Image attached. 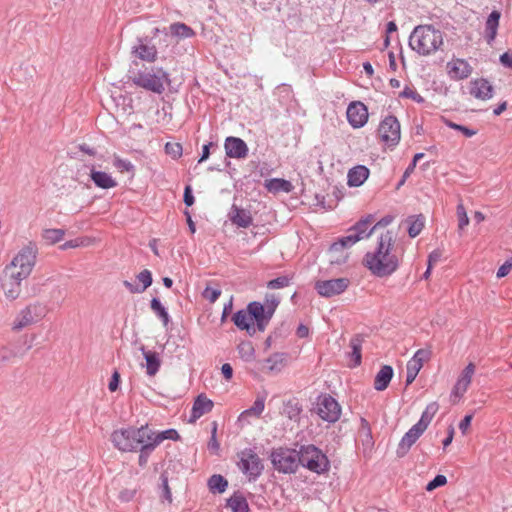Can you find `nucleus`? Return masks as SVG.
<instances>
[{"instance_id":"f257e3e1","label":"nucleus","mask_w":512,"mask_h":512,"mask_svg":"<svg viewBox=\"0 0 512 512\" xmlns=\"http://www.w3.org/2000/svg\"><path fill=\"white\" fill-rule=\"evenodd\" d=\"M394 245V233L387 230L378 237L375 250L365 254L363 264L374 276L388 277L399 268L400 259Z\"/></svg>"},{"instance_id":"f03ea898","label":"nucleus","mask_w":512,"mask_h":512,"mask_svg":"<svg viewBox=\"0 0 512 512\" xmlns=\"http://www.w3.org/2000/svg\"><path fill=\"white\" fill-rule=\"evenodd\" d=\"M130 80L134 85L155 94H162L170 85V75L162 67H143L138 71H130Z\"/></svg>"},{"instance_id":"7ed1b4c3","label":"nucleus","mask_w":512,"mask_h":512,"mask_svg":"<svg viewBox=\"0 0 512 512\" xmlns=\"http://www.w3.org/2000/svg\"><path fill=\"white\" fill-rule=\"evenodd\" d=\"M442 44V32L432 25L416 26L409 37L410 48L422 56L436 52Z\"/></svg>"},{"instance_id":"20e7f679","label":"nucleus","mask_w":512,"mask_h":512,"mask_svg":"<svg viewBox=\"0 0 512 512\" xmlns=\"http://www.w3.org/2000/svg\"><path fill=\"white\" fill-rule=\"evenodd\" d=\"M151 440L148 425L139 428L127 427L113 431L111 442L121 452H135L145 442Z\"/></svg>"},{"instance_id":"39448f33","label":"nucleus","mask_w":512,"mask_h":512,"mask_svg":"<svg viewBox=\"0 0 512 512\" xmlns=\"http://www.w3.org/2000/svg\"><path fill=\"white\" fill-rule=\"evenodd\" d=\"M37 254L38 247L35 242L30 241L23 246L12 259L10 266L7 267V269H18L16 272H11V279L17 280V284H19L28 278L35 266Z\"/></svg>"},{"instance_id":"423d86ee","label":"nucleus","mask_w":512,"mask_h":512,"mask_svg":"<svg viewBox=\"0 0 512 512\" xmlns=\"http://www.w3.org/2000/svg\"><path fill=\"white\" fill-rule=\"evenodd\" d=\"M299 465L311 472L323 474L330 468V461L318 447L314 445H302L298 451Z\"/></svg>"},{"instance_id":"0eeeda50","label":"nucleus","mask_w":512,"mask_h":512,"mask_svg":"<svg viewBox=\"0 0 512 512\" xmlns=\"http://www.w3.org/2000/svg\"><path fill=\"white\" fill-rule=\"evenodd\" d=\"M273 467L280 473H295L299 466V453L295 449L279 447L270 455Z\"/></svg>"},{"instance_id":"6e6552de","label":"nucleus","mask_w":512,"mask_h":512,"mask_svg":"<svg viewBox=\"0 0 512 512\" xmlns=\"http://www.w3.org/2000/svg\"><path fill=\"white\" fill-rule=\"evenodd\" d=\"M237 456L239 470L248 477L249 481H256L264 470V465L258 454L251 448H245Z\"/></svg>"},{"instance_id":"1a4fd4ad","label":"nucleus","mask_w":512,"mask_h":512,"mask_svg":"<svg viewBox=\"0 0 512 512\" xmlns=\"http://www.w3.org/2000/svg\"><path fill=\"white\" fill-rule=\"evenodd\" d=\"M378 134L388 147H395L401 138L400 123L394 115L386 116L379 125Z\"/></svg>"},{"instance_id":"9d476101","label":"nucleus","mask_w":512,"mask_h":512,"mask_svg":"<svg viewBox=\"0 0 512 512\" xmlns=\"http://www.w3.org/2000/svg\"><path fill=\"white\" fill-rule=\"evenodd\" d=\"M317 414L324 421L334 423L340 417L341 407L331 395L323 394L318 397Z\"/></svg>"},{"instance_id":"9b49d317","label":"nucleus","mask_w":512,"mask_h":512,"mask_svg":"<svg viewBox=\"0 0 512 512\" xmlns=\"http://www.w3.org/2000/svg\"><path fill=\"white\" fill-rule=\"evenodd\" d=\"M350 280L342 277L330 280H319L315 283V290L322 297L330 298L343 293L349 286Z\"/></svg>"},{"instance_id":"f8f14e48","label":"nucleus","mask_w":512,"mask_h":512,"mask_svg":"<svg viewBox=\"0 0 512 512\" xmlns=\"http://www.w3.org/2000/svg\"><path fill=\"white\" fill-rule=\"evenodd\" d=\"M249 310L251 321L254 324L256 331L264 332L268 326L272 315L267 314V310L263 303L258 301H252L247 305Z\"/></svg>"},{"instance_id":"ddd939ff","label":"nucleus","mask_w":512,"mask_h":512,"mask_svg":"<svg viewBox=\"0 0 512 512\" xmlns=\"http://www.w3.org/2000/svg\"><path fill=\"white\" fill-rule=\"evenodd\" d=\"M347 120L353 128H361L368 121V109L360 101H354L348 105Z\"/></svg>"},{"instance_id":"4468645a","label":"nucleus","mask_w":512,"mask_h":512,"mask_svg":"<svg viewBox=\"0 0 512 512\" xmlns=\"http://www.w3.org/2000/svg\"><path fill=\"white\" fill-rule=\"evenodd\" d=\"M374 221V215L368 214L359 219L352 227H350L348 232H351L354 236H358L359 241L362 239H367L375 231V227H373Z\"/></svg>"},{"instance_id":"2eb2a0df","label":"nucleus","mask_w":512,"mask_h":512,"mask_svg":"<svg viewBox=\"0 0 512 512\" xmlns=\"http://www.w3.org/2000/svg\"><path fill=\"white\" fill-rule=\"evenodd\" d=\"M226 155L230 158L242 159L247 157L249 149L244 140L238 137H227L225 140Z\"/></svg>"},{"instance_id":"dca6fc26","label":"nucleus","mask_w":512,"mask_h":512,"mask_svg":"<svg viewBox=\"0 0 512 512\" xmlns=\"http://www.w3.org/2000/svg\"><path fill=\"white\" fill-rule=\"evenodd\" d=\"M424 432V430L414 424L400 440L396 450L397 456L400 458L404 457Z\"/></svg>"},{"instance_id":"f3484780","label":"nucleus","mask_w":512,"mask_h":512,"mask_svg":"<svg viewBox=\"0 0 512 512\" xmlns=\"http://www.w3.org/2000/svg\"><path fill=\"white\" fill-rule=\"evenodd\" d=\"M214 403L205 394H199L192 406L189 423H195L202 415L209 413L213 409Z\"/></svg>"},{"instance_id":"a211bd4d","label":"nucleus","mask_w":512,"mask_h":512,"mask_svg":"<svg viewBox=\"0 0 512 512\" xmlns=\"http://www.w3.org/2000/svg\"><path fill=\"white\" fill-rule=\"evenodd\" d=\"M449 75L455 80L468 78L472 73V67L464 59H456L448 62Z\"/></svg>"},{"instance_id":"6ab92c4d","label":"nucleus","mask_w":512,"mask_h":512,"mask_svg":"<svg viewBox=\"0 0 512 512\" xmlns=\"http://www.w3.org/2000/svg\"><path fill=\"white\" fill-rule=\"evenodd\" d=\"M232 321L238 329L245 330L250 336H253L256 333V328L251 321V316L247 307L246 309H241L235 312L232 316Z\"/></svg>"},{"instance_id":"aec40b11","label":"nucleus","mask_w":512,"mask_h":512,"mask_svg":"<svg viewBox=\"0 0 512 512\" xmlns=\"http://www.w3.org/2000/svg\"><path fill=\"white\" fill-rule=\"evenodd\" d=\"M470 94L477 99L488 100L493 96V87L487 79H476L471 83Z\"/></svg>"},{"instance_id":"412c9836","label":"nucleus","mask_w":512,"mask_h":512,"mask_svg":"<svg viewBox=\"0 0 512 512\" xmlns=\"http://www.w3.org/2000/svg\"><path fill=\"white\" fill-rule=\"evenodd\" d=\"M229 219L240 228H248L253 222L250 211L240 208L237 205H232L229 212Z\"/></svg>"},{"instance_id":"4be33fe9","label":"nucleus","mask_w":512,"mask_h":512,"mask_svg":"<svg viewBox=\"0 0 512 512\" xmlns=\"http://www.w3.org/2000/svg\"><path fill=\"white\" fill-rule=\"evenodd\" d=\"M134 53L139 59L147 62H154L157 58V49L154 45H148L145 40L139 38L138 45L132 48Z\"/></svg>"},{"instance_id":"5701e85b","label":"nucleus","mask_w":512,"mask_h":512,"mask_svg":"<svg viewBox=\"0 0 512 512\" xmlns=\"http://www.w3.org/2000/svg\"><path fill=\"white\" fill-rule=\"evenodd\" d=\"M137 280L142 283V286L135 285L128 280L123 281V285L131 293H143L148 287L151 286L153 279L152 273L148 269H144L137 275Z\"/></svg>"},{"instance_id":"b1692460","label":"nucleus","mask_w":512,"mask_h":512,"mask_svg":"<svg viewBox=\"0 0 512 512\" xmlns=\"http://www.w3.org/2000/svg\"><path fill=\"white\" fill-rule=\"evenodd\" d=\"M90 177L95 186L101 189H110L117 186V182L112 176L106 172L95 170L92 166L90 170Z\"/></svg>"},{"instance_id":"393cba45","label":"nucleus","mask_w":512,"mask_h":512,"mask_svg":"<svg viewBox=\"0 0 512 512\" xmlns=\"http://www.w3.org/2000/svg\"><path fill=\"white\" fill-rule=\"evenodd\" d=\"M501 14L497 10H493L485 24V38L488 44H492V42L495 40L497 35V29L499 26V20H500Z\"/></svg>"},{"instance_id":"a878e982","label":"nucleus","mask_w":512,"mask_h":512,"mask_svg":"<svg viewBox=\"0 0 512 512\" xmlns=\"http://www.w3.org/2000/svg\"><path fill=\"white\" fill-rule=\"evenodd\" d=\"M369 176V169L364 165L353 167L348 172V185L350 187L361 186Z\"/></svg>"},{"instance_id":"bb28decb","label":"nucleus","mask_w":512,"mask_h":512,"mask_svg":"<svg viewBox=\"0 0 512 512\" xmlns=\"http://www.w3.org/2000/svg\"><path fill=\"white\" fill-rule=\"evenodd\" d=\"M394 371L390 365H383L374 379V389L383 391L388 386L393 377Z\"/></svg>"},{"instance_id":"cd10ccee","label":"nucleus","mask_w":512,"mask_h":512,"mask_svg":"<svg viewBox=\"0 0 512 512\" xmlns=\"http://www.w3.org/2000/svg\"><path fill=\"white\" fill-rule=\"evenodd\" d=\"M362 343H363V338L360 335H355L354 337L351 338L350 343H349L351 352L348 353V357L351 360V363L349 364L350 367H356L361 364Z\"/></svg>"},{"instance_id":"c85d7f7f","label":"nucleus","mask_w":512,"mask_h":512,"mask_svg":"<svg viewBox=\"0 0 512 512\" xmlns=\"http://www.w3.org/2000/svg\"><path fill=\"white\" fill-rule=\"evenodd\" d=\"M264 187L271 193L285 192L289 193L293 189L290 181L282 178H272L265 180Z\"/></svg>"},{"instance_id":"c756f323","label":"nucleus","mask_w":512,"mask_h":512,"mask_svg":"<svg viewBox=\"0 0 512 512\" xmlns=\"http://www.w3.org/2000/svg\"><path fill=\"white\" fill-rule=\"evenodd\" d=\"M140 351L142 352L146 360V369L149 376H154L161 366V361L158 353L148 351L144 346H141Z\"/></svg>"},{"instance_id":"7c9ffc66","label":"nucleus","mask_w":512,"mask_h":512,"mask_svg":"<svg viewBox=\"0 0 512 512\" xmlns=\"http://www.w3.org/2000/svg\"><path fill=\"white\" fill-rule=\"evenodd\" d=\"M226 506L229 507L232 512H249V505L245 496L236 491L233 495L227 499Z\"/></svg>"},{"instance_id":"2f4dec72","label":"nucleus","mask_w":512,"mask_h":512,"mask_svg":"<svg viewBox=\"0 0 512 512\" xmlns=\"http://www.w3.org/2000/svg\"><path fill=\"white\" fill-rule=\"evenodd\" d=\"M34 321L35 319L32 313V307L27 306L20 311V313L18 314L13 323L12 328L15 331H20L21 329L27 327L28 325H31Z\"/></svg>"},{"instance_id":"473e14b6","label":"nucleus","mask_w":512,"mask_h":512,"mask_svg":"<svg viewBox=\"0 0 512 512\" xmlns=\"http://www.w3.org/2000/svg\"><path fill=\"white\" fill-rule=\"evenodd\" d=\"M439 409V405L437 402H431L429 403L425 410L422 412V415L419 419V421L415 424L418 428L422 430H426L431 423L433 417L437 413Z\"/></svg>"},{"instance_id":"72a5a7b5","label":"nucleus","mask_w":512,"mask_h":512,"mask_svg":"<svg viewBox=\"0 0 512 512\" xmlns=\"http://www.w3.org/2000/svg\"><path fill=\"white\" fill-rule=\"evenodd\" d=\"M149 435H151V442L157 447L161 442L166 439L177 441L180 439L179 433L175 429H167L165 431L155 433L149 428Z\"/></svg>"},{"instance_id":"f704fd0d","label":"nucleus","mask_w":512,"mask_h":512,"mask_svg":"<svg viewBox=\"0 0 512 512\" xmlns=\"http://www.w3.org/2000/svg\"><path fill=\"white\" fill-rule=\"evenodd\" d=\"M284 414L293 421H298L302 412V405L297 399H291L284 403Z\"/></svg>"},{"instance_id":"c9c22d12","label":"nucleus","mask_w":512,"mask_h":512,"mask_svg":"<svg viewBox=\"0 0 512 512\" xmlns=\"http://www.w3.org/2000/svg\"><path fill=\"white\" fill-rule=\"evenodd\" d=\"M208 488L212 493H223L228 487V481L220 474H214L208 479Z\"/></svg>"},{"instance_id":"e433bc0d","label":"nucleus","mask_w":512,"mask_h":512,"mask_svg":"<svg viewBox=\"0 0 512 512\" xmlns=\"http://www.w3.org/2000/svg\"><path fill=\"white\" fill-rule=\"evenodd\" d=\"M359 241L358 236H354L351 232L347 236L339 238L336 242L332 243L330 246V252H338L343 249L349 248L353 246L355 243Z\"/></svg>"},{"instance_id":"4c0bfd02","label":"nucleus","mask_w":512,"mask_h":512,"mask_svg":"<svg viewBox=\"0 0 512 512\" xmlns=\"http://www.w3.org/2000/svg\"><path fill=\"white\" fill-rule=\"evenodd\" d=\"M239 357L245 362H252L255 359V348L251 341H241L237 345Z\"/></svg>"},{"instance_id":"58836bf2","label":"nucleus","mask_w":512,"mask_h":512,"mask_svg":"<svg viewBox=\"0 0 512 512\" xmlns=\"http://www.w3.org/2000/svg\"><path fill=\"white\" fill-rule=\"evenodd\" d=\"M359 438L364 446L372 449V447L374 446V440L369 422L365 418H361Z\"/></svg>"},{"instance_id":"ea45409f","label":"nucleus","mask_w":512,"mask_h":512,"mask_svg":"<svg viewBox=\"0 0 512 512\" xmlns=\"http://www.w3.org/2000/svg\"><path fill=\"white\" fill-rule=\"evenodd\" d=\"M285 354L284 353H274L270 357H268L265 362L267 363V370L269 372H280L285 365Z\"/></svg>"},{"instance_id":"a19ab883","label":"nucleus","mask_w":512,"mask_h":512,"mask_svg":"<svg viewBox=\"0 0 512 512\" xmlns=\"http://www.w3.org/2000/svg\"><path fill=\"white\" fill-rule=\"evenodd\" d=\"M409 224L408 234L411 238L417 237L424 228V217L422 215L410 216L407 219Z\"/></svg>"},{"instance_id":"79ce46f5","label":"nucleus","mask_w":512,"mask_h":512,"mask_svg":"<svg viewBox=\"0 0 512 512\" xmlns=\"http://www.w3.org/2000/svg\"><path fill=\"white\" fill-rule=\"evenodd\" d=\"M150 307L154 313L162 320L163 325L166 327L170 321V316L160 300L158 298H153L151 300Z\"/></svg>"},{"instance_id":"37998d69","label":"nucleus","mask_w":512,"mask_h":512,"mask_svg":"<svg viewBox=\"0 0 512 512\" xmlns=\"http://www.w3.org/2000/svg\"><path fill=\"white\" fill-rule=\"evenodd\" d=\"M156 446L151 442L147 441L143 445H141L138 450L140 452L138 458V464L140 467H145L148 462V458L150 454L155 450Z\"/></svg>"},{"instance_id":"c03bdc74","label":"nucleus","mask_w":512,"mask_h":512,"mask_svg":"<svg viewBox=\"0 0 512 512\" xmlns=\"http://www.w3.org/2000/svg\"><path fill=\"white\" fill-rule=\"evenodd\" d=\"M65 236V230L58 228L45 229L42 232V237L50 244H55L61 241Z\"/></svg>"},{"instance_id":"a18cd8bd","label":"nucleus","mask_w":512,"mask_h":512,"mask_svg":"<svg viewBox=\"0 0 512 512\" xmlns=\"http://www.w3.org/2000/svg\"><path fill=\"white\" fill-rule=\"evenodd\" d=\"M170 32L172 35L181 38H188L194 35V31L191 27L179 22L170 25Z\"/></svg>"},{"instance_id":"49530a36","label":"nucleus","mask_w":512,"mask_h":512,"mask_svg":"<svg viewBox=\"0 0 512 512\" xmlns=\"http://www.w3.org/2000/svg\"><path fill=\"white\" fill-rule=\"evenodd\" d=\"M406 368H407V374H406L405 384H406V386H409L410 384L413 383V381L417 377L422 366H421V364H418V362L409 360Z\"/></svg>"},{"instance_id":"de8ad7c7","label":"nucleus","mask_w":512,"mask_h":512,"mask_svg":"<svg viewBox=\"0 0 512 512\" xmlns=\"http://www.w3.org/2000/svg\"><path fill=\"white\" fill-rule=\"evenodd\" d=\"M292 283V277L288 275H283L280 277H277L275 279H272L267 282V288L274 290V289H282L285 287H288Z\"/></svg>"},{"instance_id":"09e8293b","label":"nucleus","mask_w":512,"mask_h":512,"mask_svg":"<svg viewBox=\"0 0 512 512\" xmlns=\"http://www.w3.org/2000/svg\"><path fill=\"white\" fill-rule=\"evenodd\" d=\"M424 157V153H416L413 157V160L412 162L408 165V167L406 168L403 176H402V179L399 181L398 185H397V188H399L400 186H402L407 177L410 176V174L414 171L415 167H416V164L417 162Z\"/></svg>"},{"instance_id":"8fccbe9b","label":"nucleus","mask_w":512,"mask_h":512,"mask_svg":"<svg viewBox=\"0 0 512 512\" xmlns=\"http://www.w3.org/2000/svg\"><path fill=\"white\" fill-rule=\"evenodd\" d=\"M183 148L180 143L167 142L165 144V153L173 159H178L182 156Z\"/></svg>"},{"instance_id":"3c124183","label":"nucleus","mask_w":512,"mask_h":512,"mask_svg":"<svg viewBox=\"0 0 512 512\" xmlns=\"http://www.w3.org/2000/svg\"><path fill=\"white\" fill-rule=\"evenodd\" d=\"M279 303H280V300L278 297H276L274 294H267L265 296V303H264V306L267 310V314H270L273 316Z\"/></svg>"},{"instance_id":"603ef678","label":"nucleus","mask_w":512,"mask_h":512,"mask_svg":"<svg viewBox=\"0 0 512 512\" xmlns=\"http://www.w3.org/2000/svg\"><path fill=\"white\" fill-rule=\"evenodd\" d=\"M400 97L412 99L419 104L425 102L424 97H422L415 89H412L408 86H406L400 93Z\"/></svg>"},{"instance_id":"864d4df0","label":"nucleus","mask_w":512,"mask_h":512,"mask_svg":"<svg viewBox=\"0 0 512 512\" xmlns=\"http://www.w3.org/2000/svg\"><path fill=\"white\" fill-rule=\"evenodd\" d=\"M457 218H458V228L459 230H463L469 224V218L467 216L465 207L462 203L457 205Z\"/></svg>"},{"instance_id":"5fc2aeb1","label":"nucleus","mask_w":512,"mask_h":512,"mask_svg":"<svg viewBox=\"0 0 512 512\" xmlns=\"http://www.w3.org/2000/svg\"><path fill=\"white\" fill-rule=\"evenodd\" d=\"M160 480H161L162 498L167 500L168 502H171L172 494H171V490H170V487L168 484V476L165 472L161 474Z\"/></svg>"},{"instance_id":"6e6d98bb","label":"nucleus","mask_w":512,"mask_h":512,"mask_svg":"<svg viewBox=\"0 0 512 512\" xmlns=\"http://www.w3.org/2000/svg\"><path fill=\"white\" fill-rule=\"evenodd\" d=\"M475 371V365L473 363H469L461 373L460 378L458 379L460 382L465 383V385L469 386L471 383L472 376Z\"/></svg>"},{"instance_id":"4d7b16f0","label":"nucleus","mask_w":512,"mask_h":512,"mask_svg":"<svg viewBox=\"0 0 512 512\" xmlns=\"http://www.w3.org/2000/svg\"><path fill=\"white\" fill-rule=\"evenodd\" d=\"M114 166L120 171V172H134V165L129 161L121 158H116L114 160Z\"/></svg>"},{"instance_id":"13d9d810","label":"nucleus","mask_w":512,"mask_h":512,"mask_svg":"<svg viewBox=\"0 0 512 512\" xmlns=\"http://www.w3.org/2000/svg\"><path fill=\"white\" fill-rule=\"evenodd\" d=\"M447 483V478L444 475L438 474L426 485L427 491H433L434 489L444 486Z\"/></svg>"},{"instance_id":"bf43d9fd","label":"nucleus","mask_w":512,"mask_h":512,"mask_svg":"<svg viewBox=\"0 0 512 512\" xmlns=\"http://www.w3.org/2000/svg\"><path fill=\"white\" fill-rule=\"evenodd\" d=\"M431 356L430 350L427 349H419L415 352L414 356L410 359L412 361L418 362L423 367L425 361H427Z\"/></svg>"},{"instance_id":"052dcab7","label":"nucleus","mask_w":512,"mask_h":512,"mask_svg":"<svg viewBox=\"0 0 512 512\" xmlns=\"http://www.w3.org/2000/svg\"><path fill=\"white\" fill-rule=\"evenodd\" d=\"M220 295L221 290L217 288L206 287L203 291V297L211 303H214Z\"/></svg>"},{"instance_id":"680f3d73","label":"nucleus","mask_w":512,"mask_h":512,"mask_svg":"<svg viewBox=\"0 0 512 512\" xmlns=\"http://www.w3.org/2000/svg\"><path fill=\"white\" fill-rule=\"evenodd\" d=\"M265 408V404H264V399L262 398H257L253 405L251 406V408H249L248 410H246L245 412L246 413H249V414H254L256 416H259L263 410Z\"/></svg>"},{"instance_id":"e2e57ef3","label":"nucleus","mask_w":512,"mask_h":512,"mask_svg":"<svg viewBox=\"0 0 512 512\" xmlns=\"http://www.w3.org/2000/svg\"><path fill=\"white\" fill-rule=\"evenodd\" d=\"M512 270V257L507 259L498 269L497 278H503Z\"/></svg>"},{"instance_id":"0e129e2a","label":"nucleus","mask_w":512,"mask_h":512,"mask_svg":"<svg viewBox=\"0 0 512 512\" xmlns=\"http://www.w3.org/2000/svg\"><path fill=\"white\" fill-rule=\"evenodd\" d=\"M136 493H137L136 488H133V489L125 488L120 491L118 497L122 502H129L135 498Z\"/></svg>"},{"instance_id":"69168bd1","label":"nucleus","mask_w":512,"mask_h":512,"mask_svg":"<svg viewBox=\"0 0 512 512\" xmlns=\"http://www.w3.org/2000/svg\"><path fill=\"white\" fill-rule=\"evenodd\" d=\"M183 201L188 207L192 206L195 202V198L193 196L192 188L190 185H187L184 189Z\"/></svg>"},{"instance_id":"338daca9","label":"nucleus","mask_w":512,"mask_h":512,"mask_svg":"<svg viewBox=\"0 0 512 512\" xmlns=\"http://www.w3.org/2000/svg\"><path fill=\"white\" fill-rule=\"evenodd\" d=\"M120 384V374L117 370H115L111 376L110 382L108 384V389L111 392H115Z\"/></svg>"},{"instance_id":"774afa93","label":"nucleus","mask_w":512,"mask_h":512,"mask_svg":"<svg viewBox=\"0 0 512 512\" xmlns=\"http://www.w3.org/2000/svg\"><path fill=\"white\" fill-rule=\"evenodd\" d=\"M500 63L507 68H512V53L505 52L500 55Z\"/></svg>"}]
</instances>
